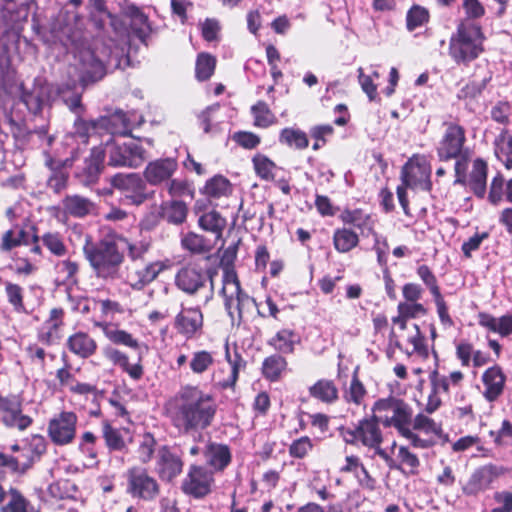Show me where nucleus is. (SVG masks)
Segmentation results:
<instances>
[{"mask_svg": "<svg viewBox=\"0 0 512 512\" xmlns=\"http://www.w3.org/2000/svg\"><path fill=\"white\" fill-rule=\"evenodd\" d=\"M206 463L215 471L224 470L231 462V452L227 445L211 442L204 450Z\"/></svg>", "mask_w": 512, "mask_h": 512, "instance_id": "nucleus-28", "label": "nucleus"}, {"mask_svg": "<svg viewBox=\"0 0 512 512\" xmlns=\"http://www.w3.org/2000/svg\"><path fill=\"white\" fill-rule=\"evenodd\" d=\"M287 369V361L281 355H271L262 364L263 376L269 381H277Z\"/></svg>", "mask_w": 512, "mask_h": 512, "instance_id": "nucleus-39", "label": "nucleus"}, {"mask_svg": "<svg viewBox=\"0 0 512 512\" xmlns=\"http://www.w3.org/2000/svg\"><path fill=\"white\" fill-rule=\"evenodd\" d=\"M254 117V125L261 128H267L276 122L275 115L264 102H258L251 108Z\"/></svg>", "mask_w": 512, "mask_h": 512, "instance_id": "nucleus-50", "label": "nucleus"}, {"mask_svg": "<svg viewBox=\"0 0 512 512\" xmlns=\"http://www.w3.org/2000/svg\"><path fill=\"white\" fill-rule=\"evenodd\" d=\"M110 183L130 204L139 206L148 199L146 183L138 174L119 173L111 178Z\"/></svg>", "mask_w": 512, "mask_h": 512, "instance_id": "nucleus-14", "label": "nucleus"}, {"mask_svg": "<svg viewBox=\"0 0 512 512\" xmlns=\"http://www.w3.org/2000/svg\"><path fill=\"white\" fill-rule=\"evenodd\" d=\"M118 121H121L125 127L127 126L125 116L122 113H117L111 117H103L97 123L93 122V123L88 124L86 122L79 121L76 123V127H77V131L79 132L82 129L88 131L90 129V127L93 129H96L97 125H100L101 127H105L108 130H110L111 133H116V132H118V130L114 129L111 126L114 125Z\"/></svg>", "mask_w": 512, "mask_h": 512, "instance_id": "nucleus-54", "label": "nucleus"}, {"mask_svg": "<svg viewBox=\"0 0 512 512\" xmlns=\"http://www.w3.org/2000/svg\"><path fill=\"white\" fill-rule=\"evenodd\" d=\"M225 358L229 364L228 371L225 374L224 369L219 370L214 374V380L223 389L234 388L238 380L239 371L245 366V362L237 353L232 357L228 346H226Z\"/></svg>", "mask_w": 512, "mask_h": 512, "instance_id": "nucleus-24", "label": "nucleus"}, {"mask_svg": "<svg viewBox=\"0 0 512 512\" xmlns=\"http://www.w3.org/2000/svg\"><path fill=\"white\" fill-rule=\"evenodd\" d=\"M105 443L110 450H121L125 446L124 439L119 430L113 428L107 421L102 426Z\"/></svg>", "mask_w": 512, "mask_h": 512, "instance_id": "nucleus-55", "label": "nucleus"}, {"mask_svg": "<svg viewBox=\"0 0 512 512\" xmlns=\"http://www.w3.org/2000/svg\"><path fill=\"white\" fill-rule=\"evenodd\" d=\"M44 246L56 256H64L67 252V248L57 233H46L42 237Z\"/></svg>", "mask_w": 512, "mask_h": 512, "instance_id": "nucleus-59", "label": "nucleus"}, {"mask_svg": "<svg viewBox=\"0 0 512 512\" xmlns=\"http://www.w3.org/2000/svg\"><path fill=\"white\" fill-rule=\"evenodd\" d=\"M279 141L294 149H305L309 144L306 133L296 128H284L281 130Z\"/></svg>", "mask_w": 512, "mask_h": 512, "instance_id": "nucleus-44", "label": "nucleus"}, {"mask_svg": "<svg viewBox=\"0 0 512 512\" xmlns=\"http://www.w3.org/2000/svg\"><path fill=\"white\" fill-rule=\"evenodd\" d=\"M8 502L2 506V512H28L29 501L16 488L7 492Z\"/></svg>", "mask_w": 512, "mask_h": 512, "instance_id": "nucleus-51", "label": "nucleus"}, {"mask_svg": "<svg viewBox=\"0 0 512 512\" xmlns=\"http://www.w3.org/2000/svg\"><path fill=\"white\" fill-rule=\"evenodd\" d=\"M63 311L52 309L49 318L43 323L39 330V340L47 345L57 343L62 337Z\"/></svg>", "mask_w": 512, "mask_h": 512, "instance_id": "nucleus-26", "label": "nucleus"}, {"mask_svg": "<svg viewBox=\"0 0 512 512\" xmlns=\"http://www.w3.org/2000/svg\"><path fill=\"white\" fill-rule=\"evenodd\" d=\"M178 163L174 158H161L151 161L144 170V178L151 185H159L169 180L177 171Z\"/></svg>", "mask_w": 512, "mask_h": 512, "instance_id": "nucleus-21", "label": "nucleus"}, {"mask_svg": "<svg viewBox=\"0 0 512 512\" xmlns=\"http://www.w3.org/2000/svg\"><path fill=\"white\" fill-rule=\"evenodd\" d=\"M183 469V461L167 446L159 448L156 454L155 472L162 481L171 482L179 476Z\"/></svg>", "mask_w": 512, "mask_h": 512, "instance_id": "nucleus-18", "label": "nucleus"}, {"mask_svg": "<svg viewBox=\"0 0 512 512\" xmlns=\"http://www.w3.org/2000/svg\"><path fill=\"white\" fill-rule=\"evenodd\" d=\"M493 499L497 506L491 512H512V492L497 491L494 493Z\"/></svg>", "mask_w": 512, "mask_h": 512, "instance_id": "nucleus-62", "label": "nucleus"}, {"mask_svg": "<svg viewBox=\"0 0 512 512\" xmlns=\"http://www.w3.org/2000/svg\"><path fill=\"white\" fill-rule=\"evenodd\" d=\"M215 362L214 354L207 350H197L191 354L189 360L190 370L197 375L209 371Z\"/></svg>", "mask_w": 512, "mask_h": 512, "instance_id": "nucleus-43", "label": "nucleus"}, {"mask_svg": "<svg viewBox=\"0 0 512 512\" xmlns=\"http://www.w3.org/2000/svg\"><path fill=\"white\" fill-rule=\"evenodd\" d=\"M380 74L377 70H372L370 74H365L363 68H358V80L363 92L372 101L377 97V85L374 80L378 79Z\"/></svg>", "mask_w": 512, "mask_h": 512, "instance_id": "nucleus-52", "label": "nucleus"}, {"mask_svg": "<svg viewBox=\"0 0 512 512\" xmlns=\"http://www.w3.org/2000/svg\"><path fill=\"white\" fill-rule=\"evenodd\" d=\"M198 223L203 230L213 233L216 239L221 238L226 227V219L214 210L204 213L199 218Z\"/></svg>", "mask_w": 512, "mask_h": 512, "instance_id": "nucleus-40", "label": "nucleus"}, {"mask_svg": "<svg viewBox=\"0 0 512 512\" xmlns=\"http://www.w3.org/2000/svg\"><path fill=\"white\" fill-rule=\"evenodd\" d=\"M313 442L308 436H302L294 441L289 446V455L293 458H304L313 449Z\"/></svg>", "mask_w": 512, "mask_h": 512, "instance_id": "nucleus-57", "label": "nucleus"}, {"mask_svg": "<svg viewBox=\"0 0 512 512\" xmlns=\"http://www.w3.org/2000/svg\"><path fill=\"white\" fill-rule=\"evenodd\" d=\"M484 35L481 27L468 20H462L449 41V55L458 64L476 59L483 51Z\"/></svg>", "mask_w": 512, "mask_h": 512, "instance_id": "nucleus-3", "label": "nucleus"}, {"mask_svg": "<svg viewBox=\"0 0 512 512\" xmlns=\"http://www.w3.org/2000/svg\"><path fill=\"white\" fill-rule=\"evenodd\" d=\"M374 238L373 249L377 254V261L381 266H386L387 255L389 252V245L387 238L383 235L378 234L374 231V234H370Z\"/></svg>", "mask_w": 512, "mask_h": 512, "instance_id": "nucleus-61", "label": "nucleus"}, {"mask_svg": "<svg viewBox=\"0 0 512 512\" xmlns=\"http://www.w3.org/2000/svg\"><path fill=\"white\" fill-rule=\"evenodd\" d=\"M182 247L191 253L202 254L209 252L213 245L203 236L194 232L185 234L181 239Z\"/></svg>", "mask_w": 512, "mask_h": 512, "instance_id": "nucleus-46", "label": "nucleus"}, {"mask_svg": "<svg viewBox=\"0 0 512 512\" xmlns=\"http://www.w3.org/2000/svg\"><path fill=\"white\" fill-rule=\"evenodd\" d=\"M67 346L73 354L81 358L92 356L97 349L96 341L84 332L71 335L67 340Z\"/></svg>", "mask_w": 512, "mask_h": 512, "instance_id": "nucleus-31", "label": "nucleus"}, {"mask_svg": "<svg viewBox=\"0 0 512 512\" xmlns=\"http://www.w3.org/2000/svg\"><path fill=\"white\" fill-rule=\"evenodd\" d=\"M101 328L105 337L112 343L117 345H124L136 349L138 347V341L125 330H121L111 323L100 322L96 324Z\"/></svg>", "mask_w": 512, "mask_h": 512, "instance_id": "nucleus-33", "label": "nucleus"}, {"mask_svg": "<svg viewBox=\"0 0 512 512\" xmlns=\"http://www.w3.org/2000/svg\"><path fill=\"white\" fill-rule=\"evenodd\" d=\"M506 376L499 366L488 368L482 375L484 386L483 396L489 402H494L503 393Z\"/></svg>", "mask_w": 512, "mask_h": 512, "instance_id": "nucleus-23", "label": "nucleus"}, {"mask_svg": "<svg viewBox=\"0 0 512 512\" xmlns=\"http://www.w3.org/2000/svg\"><path fill=\"white\" fill-rule=\"evenodd\" d=\"M333 244L340 253H347L358 246L359 235L349 228H338L333 234Z\"/></svg>", "mask_w": 512, "mask_h": 512, "instance_id": "nucleus-38", "label": "nucleus"}, {"mask_svg": "<svg viewBox=\"0 0 512 512\" xmlns=\"http://www.w3.org/2000/svg\"><path fill=\"white\" fill-rule=\"evenodd\" d=\"M118 239L105 237L97 243L87 241L84 245L86 259L99 277H114L123 262V254L118 249Z\"/></svg>", "mask_w": 512, "mask_h": 512, "instance_id": "nucleus-4", "label": "nucleus"}, {"mask_svg": "<svg viewBox=\"0 0 512 512\" xmlns=\"http://www.w3.org/2000/svg\"><path fill=\"white\" fill-rule=\"evenodd\" d=\"M465 141L464 128L457 124H449L437 149L440 160L456 159L455 173L457 178L455 182H462L461 176L466 171L469 151L464 146Z\"/></svg>", "mask_w": 512, "mask_h": 512, "instance_id": "nucleus-5", "label": "nucleus"}, {"mask_svg": "<svg viewBox=\"0 0 512 512\" xmlns=\"http://www.w3.org/2000/svg\"><path fill=\"white\" fill-rule=\"evenodd\" d=\"M378 456L381 457L389 468L402 470L407 474L414 475L418 472L420 460L408 447L398 445L393 442L389 451L379 450Z\"/></svg>", "mask_w": 512, "mask_h": 512, "instance_id": "nucleus-13", "label": "nucleus"}, {"mask_svg": "<svg viewBox=\"0 0 512 512\" xmlns=\"http://www.w3.org/2000/svg\"><path fill=\"white\" fill-rule=\"evenodd\" d=\"M169 267V260L148 263L145 266L130 270L127 275V282L133 289L140 290Z\"/></svg>", "mask_w": 512, "mask_h": 512, "instance_id": "nucleus-20", "label": "nucleus"}, {"mask_svg": "<svg viewBox=\"0 0 512 512\" xmlns=\"http://www.w3.org/2000/svg\"><path fill=\"white\" fill-rule=\"evenodd\" d=\"M366 390L358 378L354 377L350 383L349 389L346 392V400L348 402L360 405L365 397Z\"/></svg>", "mask_w": 512, "mask_h": 512, "instance_id": "nucleus-63", "label": "nucleus"}, {"mask_svg": "<svg viewBox=\"0 0 512 512\" xmlns=\"http://www.w3.org/2000/svg\"><path fill=\"white\" fill-rule=\"evenodd\" d=\"M220 293L230 318L234 320L235 317H238L241 320L245 308L250 305L252 299L241 290L236 272L233 269L226 268L224 270Z\"/></svg>", "mask_w": 512, "mask_h": 512, "instance_id": "nucleus-7", "label": "nucleus"}, {"mask_svg": "<svg viewBox=\"0 0 512 512\" xmlns=\"http://www.w3.org/2000/svg\"><path fill=\"white\" fill-rule=\"evenodd\" d=\"M62 204L64 211L74 217H83L94 208V204L89 199L79 195L66 196Z\"/></svg>", "mask_w": 512, "mask_h": 512, "instance_id": "nucleus-36", "label": "nucleus"}, {"mask_svg": "<svg viewBox=\"0 0 512 512\" xmlns=\"http://www.w3.org/2000/svg\"><path fill=\"white\" fill-rule=\"evenodd\" d=\"M156 441L150 433L142 436L137 449V457L141 463H147L151 460L155 451Z\"/></svg>", "mask_w": 512, "mask_h": 512, "instance_id": "nucleus-56", "label": "nucleus"}, {"mask_svg": "<svg viewBox=\"0 0 512 512\" xmlns=\"http://www.w3.org/2000/svg\"><path fill=\"white\" fill-rule=\"evenodd\" d=\"M213 485L212 470L200 465H191L182 481L181 488L185 494L200 499L211 493Z\"/></svg>", "mask_w": 512, "mask_h": 512, "instance_id": "nucleus-12", "label": "nucleus"}, {"mask_svg": "<svg viewBox=\"0 0 512 512\" xmlns=\"http://www.w3.org/2000/svg\"><path fill=\"white\" fill-rule=\"evenodd\" d=\"M103 149L105 150V155L108 154V165L113 167L127 166L137 168L147 158L143 147L135 141L119 144L108 140Z\"/></svg>", "mask_w": 512, "mask_h": 512, "instance_id": "nucleus-8", "label": "nucleus"}, {"mask_svg": "<svg viewBox=\"0 0 512 512\" xmlns=\"http://www.w3.org/2000/svg\"><path fill=\"white\" fill-rule=\"evenodd\" d=\"M256 174L263 180H273L277 170L276 164L263 154H256L253 159Z\"/></svg>", "mask_w": 512, "mask_h": 512, "instance_id": "nucleus-48", "label": "nucleus"}, {"mask_svg": "<svg viewBox=\"0 0 512 512\" xmlns=\"http://www.w3.org/2000/svg\"><path fill=\"white\" fill-rule=\"evenodd\" d=\"M0 415L3 424L20 431L32 424V418L22 413V403L18 396L0 397Z\"/></svg>", "mask_w": 512, "mask_h": 512, "instance_id": "nucleus-17", "label": "nucleus"}, {"mask_svg": "<svg viewBox=\"0 0 512 512\" xmlns=\"http://www.w3.org/2000/svg\"><path fill=\"white\" fill-rule=\"evenodd\" d=\"M509 472V469L495 464H486L476 468L463 486V493L476 496L486 490L500 477Z\"/></svg>", "mask_w": 512, "mask_h": 512, "instance_id": "nucleus-11", "label": "nucleus"}, {"mask_svg": "<svg viewBox=\"0 0 512 512\" xmlns=\"http://www.w3.org/2000/svg\"><path fill=\"white\" fill-rule=\"evenodd\" d=\"M179 289L187 294L196 293L206 282V276L197 268L187 266L179 270L175 278Z\"/></svg>", "mask_w": 512, "mask_h": 512, "instance_id": "nucleus-25", "label": "nucleus"}, {"mask_svg": "<svg viewBox=\"0 0 512 512\" xmlns=\"http://www.w3.org/2000/svg\"><path fill=\"white\" fill-rule=\"evenodd\" d=\"M126 491L133 498L152 501L158 496L160 486L145 469L132 467L127 471Z\"/></svg>", "mask_w": 512, "mask_h": 512, "instance_id": "nucleus-10", "label": "nucleus"}, {"mask_svg": "<svg viewBox=\"0 0 512 512\" xmlns=\"http://www.w3.org/2000/svg\"><path fill=\"white\" fill-rule=\"evenodd\" d=\"M110 55L111 50L99 41L79 46L74 56L76 76L72 79L73 85L77 82L85 85L102 79Z\"/></svg>", "mask_w": 512, "mask_h": 512, "instance_id": "nucleus-2", "label": "nucleus"}, {"mask_svg": "<svg viewBox=\"0 0 512 512\" xmlns=\"http://www.w3.org/2000/svg\"><path fill=\"white\" fill-rule=\"evenodd\" d=\"M309 394L312 398L331 405L339 398V391L334 381L320 379L309 387Z\"/></svg>", "mask_w": 512, "mask_h": 512, "instance_id": "nucleus-32", "label": "nucleus"}, {"mask_svg": "<svg viewBox=\"0 0 512 512\" xmlns=\"http://www.w3.org/2000/svg\"><path fill=\"white\" fill-rule=\"evenodd\" d=\"M5 292L9 303L14 309L18 312L24 311L22 287L12 282H6Z\"/></svg>", "mask_w": 512, "mask_h": 512, "instance_id": "nucleus-58", "label": "nucleus"}, {"mask_svg": "<svg viewBox=\"0 0 512 512\" xmlns=\"http://www.w3.org/2000/svg\"><path fill=\"white\" fill-rule=\"evenodd\" d=\"M413 428L426 434L439 435L440 426L435 421L423 414H418L413 420Z\"/></svg>", "mask_w": 512, "mask_h": 512, "instance_id": "nucleus-60", "label": "nucleus"}, {"mask_svg": "<svg viewBox=\"0 0 512 512\" xmlns=\"http://www.w3.org/2000/svg\"><path fill=\"white\" fill-rule=\"evenodd\" d=\"M340 219L344 224L352 225L358 230H360L363 236H370V234H374L376 219L371 214L365 213L361 209H353L344 210Z\"/></svg>", "mask_w": 512, "mask_h": 512, "instance_id": "nucleus-27", "label": "nucleus"}, {"mask_svg": "<svg viewBox=\"0 0 512 512\" xmlns=\"http://www.w3.org/2000/svg\"><path fill=\"white\" fill-rule=\"evenodd\" d=\"M300 342V337L291 329H281L269 341L277 351L290 354L294 351L296 344Z\"/></svg>", "mask_w": 512, "mask_h": 512, "instance_id": "nucleus-35", "label": "nucleus"}, {"mask_svg": "<svg viewBox=\"0 0 512 512\" xmlns=\"http://www.w3.org/2000/svg\"><path fill=\"white\" fill-rule=\"evenodd\" d=\"M174 326L181 335L192 338L203 327V314L198 307H182L175 317Z\"/></svg>", "mask_w": 512, "mask_h": 512, "instance_id": "nucleus-19", "label": "nucleus"}, {"mask_svg": "<svg viewBox=\"0 0 512 512\" xmlns=\"http://www.w3.org/2000/svg\"><path fill=\"white\" fill-rule=\"evenodd\" d=\"M341 434L348 444L360 443L369 449L375 450L377 455L379 450H383L380 447L383 441L382 432L374 415L371 418L360 420L354 428L342 429Z\"/></svg>", "mask_w": 512, "mask_h": 512, "instance_id": "nucleus-9", "label": "nucleus"}, {"mask_svg": "<svg viewBox=\"0 0 512 512\" xmlns=\"http://www.w3.org/2000/svg\"><path fill=\"white\" fill-rule=\"evenodd\" d=\"M77 415L71 411H62L48 424V435L56 445L70 444L76 435Z\"/></svg>", "mask_w": 512, "mask_h": 512, "instance_id": "nucleus-15", "label": "nucleus"}, {"mask_svg": "<svg viewBox=\"0 0 512 512\" xmlns=\"http://www.w3.org/2000/svg\"><path fill=\"white\" fill-rule=\"evenodd\" d=\"M399 315L392 319L393 324L400 329L406 328V320L409 318H417L427 313L426 308L418 302H401L398 304Z\"/></svg>", "mask_w": 512, "mask_h": 512, "instance_id": "nucleus-34", "label": "nucleus"}, {"mask_svg": "<svg viewBox=\"0 0 512 512\" xmlns=\"http://www.w3.org/2000/svg\"><path fill=\"white\" fill-rule=\"evenodd\" d=\"M429 21L428 10L420 5H413L406 15V27L409 31H413L424 26Z\"/></svg>", "mask_w": 512, "mask_h": 512, "instance_id": "nucleus-49", "label": "nucleus"}, {"mask_svg": "<svg viewBox=\"0 0 512 512\" xmlns=\"http://www.w3.org/2000/svg\"><path fill=\"white\" fill-rule=\"evenodd\" d=\"M464 378L461 371H453L448 376H440L437 371H433L430 375L431 385L434 390H441L447 393L451 386H458Z\"/></svg>", "mask_w": 512, "mask_h": 512, "instance_id": "nucleus-45", "label": "nucleus"}, {"mask_svg": "<svg viewBox=\"0 0 512 512\" xmlns=\"http://www.w3.org/2000/svg\"><path fill=\"white\" fill-rule=\"evenodd\" d=\"M162 215L168 222L180 224L187 216V207L184 202L178 200L166 201L161 204Z\"/></svg>", "mask_w": 512, "mask_h": 512, "instance_id": "nucleus-42", "label": "nucleus"}, {"mask_svg": "<svg viewBox=\"0 0 512 512\" xmlns=\"http://www.w3.org/2000/svg\"><path fill=\"white\" fill-rule=\"evenodd\" d=\"M33 445L35 446V453L32 451L31 446H22L17 455L13 456L14 459H19L25 464V471L31 466L35 457L41 455L45 451V443L42 437H34Z\"/></svg>", "mask_w": 512, "mask_h": 512, "instance_id": "nucleus-47", "label": "nucleus"}, {"mask_svg": "<svg viewBox=\"0 0 512 512\" xmlns=\"http://www.w3.org/2000/svg\"><path fill=\"white\" fill-rule=\"evenodd\" d=\"M463 184L468 185L474 193L483 197L486 191V180H487V164L482 159H476L473 162L472 170L468 177L465 172L461 176Z\"/></svg>", "mask_w": 512, "mask_h": 512, "instance_id": "nucleus-29", "label": "nucleus"}, {"mask_svg": "<svg viewBox=\"0 0 512 512\" xmlns=\"http://www.w3.org/2000/svg\"><path fill=\"white\" fill-rule=\"evenodd\" d=\"M478 323L483 328L502 337L512 334V314H506L497 318L491 314L480 312L478 314Z\"/></svg>", "mask_w": 512, "mask_h": 512, "instance_id": "nucleus-30", "label": "nucleus"}, {"mask_svg": "<svg viewBox=\"0 0 512 512\" xmlns=\"http://www.w3.org/2000/svg\"><path fill=\"white\" fill-rule=\"evenodd\" d=\"M230 181L222 175H215L204 186V193L213 198L227 197L232 193Z\"/></svg>", "mask_w": 512, "mask_h": 512, "instance_id": "nucleus-41", "label": "nucleus"}, {"mask_svg": "<svg viewBox=\"0 0 512 512\" xmlns=\"http://www.w3.org/2000/svg\"><path fill=\"white\" fill-rule=\"evenodd\" d=\"M372 412L375 419L384 427H393L399 433L407 425L412 424L411 407L402 399L387 397L377 400Z\"/></svg>", "mask_w": 512, "mask_h": 512, "instance_id": "nucleus-6", "label": "nucleus"}, {"mask_svg": "<svg viewBox=\"0 0 512 512\" xmlns=\"http://www.w3.org/2000/svg\"><path fill=\"white\" fill-rule=\"evenodd\" d=\"M216 65V59L207 53H201L198 55L196 61V77L199 80H207L209 79Z\"/></svg>", "mask_w": 512, "mask_h": 512, "instance_id": "nucleus-53", "label": "nucleus"}, {"mask_svg": "<svg viewBox=\"0 0 512 512\" xmlns=\"http://www.w3.org/2000/svg\"><path fill=\"white\" fill-rule=\"evenodd\" d=\"M430 166L423 156H413L402 169V182L406 187L429 189Z\"/></svg>", "mask_w": 512, "mask_h": 512, "instance_id": "nucleus-16", "label": "nucleus"}, {"mask_svg": "<svg viewBox=\"0 0 512 512\" xmlns=\"http://www.w3.org/2000/svg\"><path fill=\"white\" fill-rule=\"evenodd\" d=\"M401 330L403 333L399 335L397 346L404 350L408 355L416 353L426 357L428 351L424 345V337L421 335L419 326L417 324H406V328Z\"/></svg>", "mask_w": 512, "mask_h": 512, "instance_id": "nucleus-22", "label": "nucleus"}, {"mask_svg": "<svg viewBox=\"0 0 512 512\" xmlns=\"http://www.w3.org/2000/svg\"><path fill=\"white\" fill-rule=\"evenodd\" d=\"M171 407L174 426L185 434L209 427L216 413L212 396L196 386L182 388L171 401Z\"/></svg>", "mask_w": 512, "mask_h": 512, "instance_id": "nucleus-1", "label": "nucleus"}, {"mask_svg": "<svg viewBox=\"0 0 512 512\" xmlns=\"http://www.w3.org/2000/svg\"><path fill=\"white\" fill-rule=\"evenodd\" d=\"M105 158V150L103 146L94 147L91 150L89 157L85 159V166L83 168L88 182H94L103 168V161Z\"/></svg>", "mask_w": 512, "mask_h": 512, "instance_id": "nucleus-37", "label": "nucleus"}, {"mask_svg": "<svg viewBox=\"0 0 512 512\" xmlns=\"http://www.w3.org/2000/svg\"><path fill=\"white\" fill-rule=\"evenodd\" d=\"M462 7L468 21L484 16L485 8L479 0H462Z\"/></svg>", "mask_w": 512, "mask_h": 512, "instance_id": "nucleus-64", "label": "nucleus"}]
</instances>
